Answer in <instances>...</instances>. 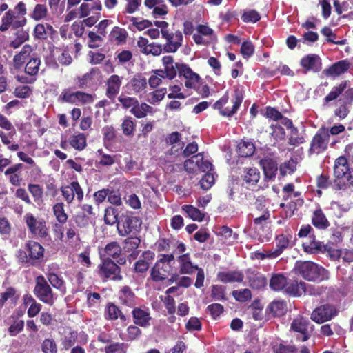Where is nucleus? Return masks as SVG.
I'll return each instance as SVG.
<instances>
[{
    "label": "nucleus",
    "instance_id": "nucleus-21",
    "mask_svg": "<svg viewBox=\"0 0 353 353\" xmlns=\"http://www.w3.org/2000/svg\"><path fill=\"white\" fill-rule=\"evenodd\" d=\"M177 262L179 264V272L181 274H191L194 273L198 265H194L191 260L190 254L185 253L181 254L177 258Z\"/></svg>",
    "mask_w": 353,
    "mask_h": 353
},
{
    "label": "nucleus",
    "instance_id": "nucleus-61",
    "mask_svg": "<svg viewBox=\"0 0 353 353\" xmlns=\"http://www.w3.org/2000/svg\"><path fill=\"white\" fill-rule=\"evenodd\" d=\"M128 345L123 343H112L104 348L105 353H126Z\"/></svg>",
    "mask_w": 353,
    "mask_h": 353
},
{
    "label": "nucleus",
    "instance_id": "nucleus-37",
    "mask_svg": "<svg viewBox=\"0 0 353 353\" xmlns=\"http://www.w3.org/2000/svg\"><path fill=\"white\" fill-rule=\"evenodd\" d=\"M54 32L52 26L48 23H39L34 30V36L39 39H45L48 36H51Z\"/></svg>",
    "mask_w": 353,
    "mask_h": 353
},
{
    "label": "nucleus",
    "instance_id": "nucleus-19",
    "mask_svg": "<svg viewBox=\"0 0 353 353\" xmlns=\"http://www.w3.org/2000/svg\"><path fill=\"white\" fill-rule=\"evenodd\" d=\"M122 77L117 74L111 75L106 81V92L107 97L113 100L120 91L122 84Z\"/></svg>",
    "mask_w": 353,
    "mask_h": 353
},
{
    "label": "nucleus",
    "instance_id": "nucleus-30",
    "mask_svg": "<svg viewBox=\"0 0 353 353\" xmlns=\"http://www.w3.org/2000/svg\"><path fill=\"white\" fill-rule=\"evenodd\" d=\"M312 223L314 226L320 230L327 229L330 226V223L321 208L314 211Z\"/></svg>",
    "mask_w": 353,
    "mask_h": 353
},
{
    "label": "nucleus",
    "instance_id": "nucleus-20",
    "mask_svg": "<svg viewBox=\"0 0 353 353\" xmlns=\"http://www.w3.org/2000/svg\"><path fill=\"white\" fill-rule=\"evenodd\" d=\"M132 315L136 325L143 327L150 325L152 318L148 308L135 307L132 310Z\"/></svg>",
    "mask_w": 353,
    "mask_h": 353
},
{
    "label": "nucleus",
    "instance_id": "nucleus-16",
    "mask_svg": "<svg viewBox=\"0 0 353 353\" xmlns=\"http://www.w3.org/2000/svg\"><path fill=\"white\" fill-rule=\"evenodd\" d=\"M336 315L334 306L323 305L315 309L311 314V319L317 323H323L331 320Z\"/></svg>",
    "mask_w": 353,
    "mask_h": 353
},
{
    "label": "nucleus",
    "instance_id": "nucleus-32",
    "mask_svg": "<svg viewBox=\"0 0 353 353\" xmlns=\"http://www.w3.org/2000/svg\"><path fill=\"white\" fill-rule=\"evenodd\" d=\"M77 332L71 329L64 330L63 336L61 339V345L62 348L68 350L73 346L77 339Z\"/></svg>",
    "mask_w": 353,
    "mask_h": 353
},
{
    "label": "nucleus",
    "instance_id": "nucleus-44",
    "mask_svg": "<svg viewBox=\"0 0 353 353\" xmlns=\"http://www.w3.org/2000/svg\"><path fill=\"white\" fill-rule=\"evenodd\" d=\"M254 145L250 141H241L238 145L239 154L241 157H250L254 154Z\"/></svg>",
    "mask_w": 353,
    "mask_h": 353
},
{
    "label": "nucleus",
    "instance_id": "nucleus-9",
    "mask_svg": "<svg viewBox=\"0 0 353 353\" xmlns=\"http://www.w3.org/2000/svg\"><path fill=\"white\" fill-rule=\"evenodd\" d=\"M141 221L136 216H125L117 223L119 234L125 236L129 234H135L141 227Z\"/></svg>",
    "mask_w": 353,
    "mask_h": 353
},
{
    "label": "nucleus",
    "instance_id": "nucleus-49",
    "mask_svg": "<svg viewBox=\"0 0 353 353\" xmlns=\"http://www.w3.org/2000/svg\"><path fill=\"white\" fill-rule=\"evenodd\" d=\"M347 82L343 81L339 85L332 88L330 93L324 98L325 103L336 99L347 88Z\"/></svg>",
    "mask_w": 353,
    "mask_h": 353
},
{
    "label": "nucleus",
    "instance_id": "nucleus-5",
    "mask_svg": "<svg viewBox=\"0 0 353 353\" xmlns=\"http://www.w3.org/2000/svg\"><path fill=\"white\" fill-rule=\"evenodd\" d=\"M23 220L31 234L37 238H46L48 235V228L46 222L41 217H37L30 212L26 213Z\"/></svg>",
    "mask_w": 353,
    "mask_h": 353
},
{
    "label": "nucleus",
    "instance_id": "nucleus-3",
    "mask_svg": "<svg viewBox=\"0 0 353 353\" xmlns=\"http://www.w3.org/2000/svg\"><path fill=\"white\" fill-rule=\"evenodd\" d=\"M61 103H67L75 105L91 104L94 101V95L81 91H73L63 89L58 99Z\"/></svg>",
    "mask_w": 353,
    "mask_h": 353
},
{
    "label": "nucleus",
    "instance_id": "nucleus-28",
    "mask_svg": "<svg viewBox=\"0 0 353 353\" xmlns=\"http://www.w3.org/2000/svg\"><path fill=\"white\" fill-rule=\"evenodd\" d=\"M350 65L348 61L342 60L332 65L325 71V74L327 76L336 77L346 72Z\"/></svg>",
    "mask_w": 353,
    "mask_h": 353
},
{
    "label": "nucleus",
    "instance_id": "nucleus-48",
    "mask_svg": "<svg viewBox=\"0 0 353 353\" xmlns=\"http://www.w3.org/2000/svg\"><path fill=\"white\" fill-rule=\"evenodd\" d=\"M105 313L107 318L110 320H116L119 317L123 321L126 319L125 315L121 313L119 307L112 303L108 305Z\"/></svg>",
    "mask_w": 353,
    "mask_h": 353
},
{
    "label": "nucleus",
    "instance_id": "nucleus-54",
    "mask_svg": "<svg viewBox=\"0 0 353 353\" xmlns=\"http://www.w3.org/2000/svg\"><path fill=\"white\" fill-rule=\"evenodd\" d=\"M48 13V11L46 5L37 4L31 14V17L35 21H40L46 19Z\"/></svg>",
    "mask_w": 353,
    "mask_h": 353
},
{
    "label": "nucleus",
    "instance_id": "nucleus-64",
    "mask_svg": "<svg viewBox=\"0 0 353 353\" xmlns=\"http://www.w3.org/2000/svg\"><path fill=\"white\" fill-rule=\"evenodd\" d=\"M41 349L43 353H57V347L52 339H46L41 344Z\"/></svg>",
    "mask_w": 353,
    "mask_h": 353
},
{
    "label": "nucleus",
    "instance_id": "nucleus-35",
    "mask_svg": "<svg viewBox=\"0 0 353 353\" xmlns=\"http://www.w3.org/2000/svg\"><path fill=\"white\" fill-rule=\"evenodd\" d=\"M303 204V200L301 198L296 199V201L292 200L287 205L283 203H281L280 207L283 208V210L281 212V216L283 218L291 217L296 210L297 206H301Z\"/></svg>",
    "mask_w": 353,
    "mask_h": 353
},
{
    "label": "nucleus",
    "instance_id": "nucleus-18",
    "mask_svg": "<svg viewBox=\"0 0 353 353\" xmlns=\"http://www.w3.org/2000/svg\"><path fill=\"white\" fill-rule=\"evenodd\" d=\"M165 143L171 146L168 153L170 155L178 156L181 154L184 143L181 141V134L178 132L169 134L165 137Z\"/></svg>",
    "mask_w": 353,
    "mask_h": 353
},
{
    "label": "nucleus",
    "instance_id": "nucleus-58",
    "mask_svg": "<svg viewBox=\"0 0 353 353\" xmlns=\"http://www.w3.org/2000/svg\"><path fill=\"white\" fill-rule=\"evenodd\" d=\"M219 234L224 239L225 243L227 244H232L238 236L236 233H233L232 229L227 226L221 227Z\"/></svg>",
    "mask_w": 353,
    "mask_h": 353
},
{
    "label": "nucleus",
    "instance_id": "nucleus-46",
    "mask_svg": "<svg viewBox=\"0 0 353 353\" xmlns=\"http://www.w3.org/2000/svg\"><path fill=\"white\" fill-rule=\"evenodd\" d=\"M202 160V154L199 153L197 155L192 157L191 159L186 160L184 162V168L189 173H194L198 170V165L200 161Z\"/></svg>",
    "mask_w": 353,
    "mask_h": 353
},
{
    "label": "nucleus",
    "instance_id": "nucleus-27",
    "mask_svg": "<svg viewBox=\"0 0 353 353\" xmlns=\"http://www.w3.org/2000/svg\"><path fill=\"white\" fill-rule=\"evenodd\" d=\"M243 184L248 188L252 187L256 184L260 179V172L255 168H248L245 169L243 175Z\"/></svg>",
    "mask_w": 353,
    "mask_h": 353
},
{
    "label": "nucleus",
    "instance_id": "nucleus-36",
    "mask_svg": "<svg viewBox=\"0 0 353 353\" xmlns=\"http://www.w3.org/2000/svg\"><path fill=\"white\" fill-rule=\"evenodd\" d=\"M68 143L71 147L77 150H83L87 143L86 137L84 134L77 132L72 134L68 139Z\"/></svg>",
    "mask_w": 353,
    "mask_h": 353
},
{
    "label": "nucleus",
    "instance_id": "nucleus-52",
    "mask_svg": "<svg viewBox=\"0 0 353 353\" xmlns=\"http://www.w3.org/2000/svg\"><path fill=\"white\" fill-rule=\"evenodd\" d=\"M53 213L58 222L62 224L66 223L68 215L65 212L63 203H57L53 206Z\"/></svg>",
    "mask_w": 353,
    "mask_h": 353
},
{
    "label": "nucleus",
    "instance_id": "nucleus-42",
    "mask_svg": "<svg viewBox=\"0 0 353 353\" xmlns=\"http://www.w3.org/2000/svg\"><path fill=\"white\" fill-rule=\"evenodd\" d=\"M330 208L336 217H341L343 213L349 211L351 208V203L348 202L332 201Z\"/></svg>",
    "mask_w": 353,
    "mask_h": 353
},
{
    "label": "nucleus",
    "instance_id": "nucleus-24",
    "mask_svg": "<svg viewBox=\"0 0 353 353\" xmlns=\"http://www.w3.org/2000/svg\"><path fill=\"white\" fill-rule=\"evenodd\" d=\"M147 87V81L141 75L134 77L127 84L126 88L130 94H138Z\"/></svg>",
    "mask_w": 353,
    "mask_h": 353
},
{
    "label": "nucleus",
    "instance_id": "nucleus-31",
    "mask_svg": "<svg viewBox=\"0 0 353 353\" xmlns=\"http://www.w3.org/2000/svg\"><path fill=\"white\" fill-rule=\"evenodd\" d=\"M309 286L305 282L298 283L296 281H293L291 283H288L285 289L287 293L294 296H300L303 293H307V289Z\"/></svg>",
    "mask_w": 353,
    "mask_h": 353
},
{
    "label": "nucleus",
    "instance_id": "nucleus-8",
    "mask_svg": "<svg viewBox=\"0 0 353 353\" xmlns=\"http://www.w3.org/2000/svg\"><path fill=\"white\" fill-rule=\"evenodd\" d=\"M98 269L99 275L103 279L114 281H120L122 279L120 268L110 259H103Z\"/></svg>",
    "mask_w": 353,
    "mask_h": 353
},
{
    "label": "nucleus",
    "instance_id": "nucleus-56",
    "mask_svg": "<svg viewBox=\"0 0 353 353\" xmlns=\"http://www.w3.org/2000/svg\"><path fill=\"white\" fill-rule=\"evenodd\" d=\"M165 78L161 69L154 70L148 79V84L152 88H155L162 83V79Z\"/></svg>",
    "mask_w": 353,
    "mask_h": 353
},
{
    "label": "nucleus",
    "instance_id": "nucleus-1",
    "mask_svg": "<svg viewBox=\"0 0 353 353\" xmlns=\"http://www.w3.org/2000/svg\"><path fill=\"white\" fill-rule=\"evenodd\" d=\"M174 256L172 254H161L150 270V277L155 282L163 281L174 269Z\"/></svg>",
    "mask_w": 353,
    "mask_h": 353
},
{
    "label": "nucleus",
    "instance_id": "nucleus-17",
    "mask_svg": "<svg viewBox=\"0 0 353 353\" xmlns=\"http://www.w3.org/2000/svg\"><path fill=\"white\" fill-rule=\"evenodd\" d=\"M180 69L179 77L185 79V86L188 89H196L201 80L200 76L186 64L181 65Z\"/></svg>",
    "mask_w": 353,
    "mask_h": 353
},
{
    "label": "nucleus",
    "instance_id": "nucleus-63",
    "mask_svg": "<svg viewBox=\"0 0 353 353\" xmlns=\"http://www.w3.org/2000/svg\"><path fill=\"white\" fill-rule=\"evenodd\" d=\"M284 199L285 200L290 199V201H296V199L300 198L301 193L297 191H294V185L292 183H288L285 185L283 188Z\"/></svg>",
    "mask_w": 353,
    "mask_h": 353
},
{
    "label": "nucleus",
    "instance_id": "nucleus-14",
    "mask_svg": "<svg viewBox=\"0 0 353 353\" xmlns=\"http://www.w3.org/2000/svg\"><path fill=\"white\" fill-rule=\"evenodd\" d=\"M161 62L163 69L161 70L165 77L168 80L174 79L176 77L177 73H180L181 66L185 64L175 62L173 57L170 55L163 57Z\"/></svg>",
    "mask_w": 353,
    "mask_h": 353
},
{
    "label": "nucleus",
    "instance_id": "nucleus-12",
    "mask_svg": "<svg viewBox=\"0 0 353 353\" xmlns=\"http://www.w3.org/2000/svg\"><path fill=\"white\" fill-rule=\"evenodd\" d=\"M291 330L295 332L300 334V336H297L301 341H307L312 331V325L310 321L302 316L295 318L291 323Z\"/></svg>",
    "mask_w": 353,
    "mask_h": 353
},
{
    "label": "nucleus",
    "instance_id": "nucleus-26",
    "mask_svg": "<svg viewBox=\"0 0 353 353\" xmlns=\"http://www.w3.org/2000/svg\"><path fill=\"white\" fill-rule=\"evenodd\" d=\"M26 249L28 251L30 259L39 260L43 256L44 248L37 242L28 241L26 243Z\"/></svg>",
    "mask_w": 353,
    "mask_h": 353
},
{
    "label": "nucleus",
    "instance_id": "nucleus-39",
    "mask_svg": "<svg viewBox=\"0 0 353 353\" xmlns=\"http://www.w3.org/2000/svg\"><path fill=\"white\" fill-rule=\"evenodd\" d=\"M134 294L128 286L123 287L119 292L120 301L127 305L132 307L134 305Z\"/></svg>",
    "mask_w": 353,
    "mask_h": 353
},
{
    "label": "nucleus",
    "instance_id": "nucleus-2",
    "mask_svg": "<svg viewBox=\"0 0 353 353\" xmlns=\"http://www.w3.org/2000/svg\"><path fill=\"white\" fill-rule=\"evenodd\" d=\"M295 269L301 276L308 281H323L329 279V272L327 270L310 261L297 263Z\"/></svg>",
    "mask_w": 353,
    "mask_h": 353
},
{
    "label": "nucleus",
    "instance_id": "nucleus-29",
    "mask_svg": "<svg viewBox=\"0 0 353 353\" xmlns=\"http://www.w3.org/2000/svg\"><path fill=\"white\" fill-rule=\"evenodd\" d=\"M217 278L223 283L241 282L243 275L239 271H223L218 273Z\"/></svg>",
    "mask_w": 353,
    "mask_h": 353
},
{
    "label": "nucleus",
    "instance_id": "nucleus-22",
    "mask_svg": "<svg viewBox=\"0 0 353 353\" xmlns=\"http://www.w3.org/2000/svg\"><path fill=\"white\" fill-rule=\"evenodd\" d=\"M247 277L250 287L254 289H261L265 287L267 284V279L265 276L258 272L248 270Z\"/></svg>",
    "mask_w": 353,
    "mask_h": 353
},
{
    "label": "nucleus",
    "instance_id": "nucleus-4",
    "mask_svg": "<svg viewBox=\"0 0 353 353\" xmlns=\"http://www.w3.org/2000/svg\"><path fill=\"white\" fill-rule=\"evenodd\" d=\"M334 173L339 186L353 185V169L349 168L345 157L341 156L336 159Z\"/></svg>",
    "mask_w": 353,
    "mask_h": 353
},
{
    "label": "nucleus",
    "instance_id": "nucleus-47",
    "mask_svg": "<svg viewBox=\"0 0 353 353\" xmlns=\"http://www.w3.org/2000/svg\"><path fill=\"white\" fill-rule=\"evenodd\" d=\"M41 61L38 57H31L25 67V72L29 75L34 76L38 74Z\"/></svg>",
    "mask_w": 353,
    "mask_h": 353
},
{
    "label": "nucleus",
    "instance_id": "nucleus-7",
    "mask_svg": "<svg viewBox=\"0 0 353 353\" xmlns=\"http://www.w3.org/2000/svg\"><path fill=\"white\" fill-rule=\"evenodd\" d=\"M34 293L41 301L50 305H52L56 299L50 286L42 276H38L36 279Z\"/></svg>",
    "mask_w": 353,
    "mask_h": 353
},
{
    "label": "nucleus",
    "instance_id": "nucleus-51",
    "mask_svg": "<svg viewBox=\"0 0 353 353\" xmlns=\"http://www.w3.org/2000/svg\"><path fill=\"white\" fill-rule=\"evenodd\" d=\"M127 35L128 34L125 29L115 26L112 30L110 37L111 40L116 41L117 43H121L125 41Z\"/></svg>",
    "mask_w": 353,
    "mask_h": 353
},
{
    "label": "nucleus",
    "instance_id": "nucleus-59",
    "mask_svg": "<svg viewBox=\"0 0 353 353\" xmlns=\"http://www.w3.org/2000/svg\"><path fill=\"white\" fill-rule=\"evenodd\" d=\"M269 309L274 316H281L285 314L287 308L286 303L283 301H273L270 305Z\"/></svg>",
    "mask_w": 353,
    "mask_h": 353
},
{
    "label": "nucleus",
    "instance_id": "nucleus-33",
    "mask_svg": "<svg viewBox=\"0 0 353 353\" xmlns=\"http://www.w3.org/2000/svg\"><path fill=\"white\" fill-rule=\"evenodd\" d=\"M93 10L101 11V3L97 1L96 3H92V4L86 2L81 3L79 8L77 9L79 13V18L81 19L89 16L91 11Z\"/></svg>",
    "mask_w": 353,
    "mask_h": 353
},
{
    "label": "nucleus",
    "instance_id": "nucleus-34",
    "mask_svg": "<svg viewBox=\"0 0 353 353\" xmlns=\"http://www.w3.org/2000/svg\"><path fill=\"white\" fill-rule=\"evenodd\" d=\"M289 245V239L284 234L277 236L276 239V248L271 249V256L278 257Z\"/></svg>",
    "mask_w": 353,
    "mask_h": 353
},
{
    "label": "nucleus",
    "instance_id": "nucleus-50",
    "mask_svg": "<svg viewBox=\"0 0 353 353\" xmlns=\"http://www.w3.org/2000/svg\"><path fill=\"white\" fill-rule=\"evenodd\" d=\"M183 210L187 215L194 221H203L204 214L195 207L190 205H185L182 207Z\"/></svg>",
    "mask_w": 353,
    "mask_h": 353
},
{
    "label": "nucleus",
    "instance_id": "nucleus-25",
    "mask_svg": "<svg viewBox=\"0 0 353 353\" xmlns=\"http://www.w3.org/2000/svg\"><path fill=\"white\" fill-rule=\"evenodd\" d=\"M33 49L30 45H25L21 50L14 56L13 66L16 69H19L23 66L26 60L30 56Z\"/></svg>",
    "mask_w": 353,
    "mask_h": 353
},
{
    "label": "nucleus",
    "instance_id": "nucleus-11",
    "mask_svg": "<svg viewBox=\"0 0 353 353\" xmlns=\"http://www.w3.org/2000/svg\"><path fill=\"white\" fill-rule=\"evenodd\" d=\"M62 196L68 203L77 200L81 203L83 199V192L77 181H72L68 185H63L61 188Z\"/></svg>",
    "mask_w": 353,
    "mask_h": 353
},
{
    "label": "nucleus",
    "instance_id": "nucleus-45",
    "mask_svg": "<svg viewBox=\"0 0 353 353\" xmlns=\"http://www.w3.org/2000/svg\"><path fill=\"white\" fill-rule=\"evenodd\" d=\"M270 218V212L268 210L263 211L261 216L254 219L253 225L254 230H256L258 233H259L260 230H263L265 227L268 226V220Z\"/></svg>",
    "mask_w": 353,
    "mask_h": 353
},
{
    "label": "nucleus",
    "instance_id": "nucleus-41",
    "mask_svg": "<svg viewBox=\"0 0 353 353\" xmlns=\"http://www.w3.org/2000/svg\"><path fill=\"white\" fill-rule=\"evenodd\" d=\"M153 108L145 103H139V101L136 105L131 109L130 112L137 118L141 119L145 117L148 113H152Z\"/></svg>",
    "mask_w": 353,
    "mask_h": 353
},
{
    "label": "nucleus",
    "instance_id": "nucleus-15",
    "mask_svg": "<svg viewBox=\"0 0 353 353\" xmlns=\"http://www.w3.org/2000/svg\"><path fill=\"white\" fill-rule=\"evenodd\" d=\"M162 37L166 40L163 48L166 52H175L182 45L183 34L179 30L175 32H164Z\"/></svg>",
    "mask_w": 353,
    "mask_h": 353
},
{
    "label": "nucleus",
    "instance_id": "nucleus-43",
    "mask_svg": "<svg viewBox=\"0 0 353 353\" xmlns=\"http://www.w3.org/2000/svg\"><path fill=\"white\" fill-rule=\"evenodd\" d=\"M170 93L168 94L169 99H185L190 95L188 92H182L181 84H171L169 85Z\"/></svg>",
    "mask_w": 353,
    "mask_h": 353
},
{
    "label": "nucleus",
    "instance_id": "nucleus-60",
    "mask_svg": "<svg viewBox=\"0 0 353 353\" xmlns=\"http://www.w3.org/2000/svg\"><path fill=\"white\" fill-rule=\"evenodd\" d=\"M303 249L309 253H315L322 248V243L320 241L313 239H308L303 243Z\"/></svg>",
    "mask_w": 353,
    "mask_h": 353
},
{
    "label": "nucleus",
    "instance_id": "nucleus-40",
    "mask_svg": "<svg viewBox=\"0 0 353 353\" xmlns=\"http://www.w3.org/2000/svg\"><path fill=\"white\" fill-rule=\"evenodd\" d=\"M288 284L287 278L281 274H274L270 281V287L275 291L284 289Z\"/></svg>",
    "mask_w": 353,
    "mask_h": 353
},
{
    "label": "nucleus",
    "instance_id": "nucleus-6",
    "mask_svg": "<svg viewBox=\"0 0 353 353\" xmlns=\"http://www.w3.org/2000/svg\"><path fill=\"white\" fill-rule=\"evenodd\" d=\"M228 96L225 95L214 105V108L218 109L220 114L224 117H232L236 112L243 101V97L241 92L236 91L230 102L232 103L231 108H229V106L224 107L228 103Z\"/></svg>",
    "mask_w": 353,
    "mask_h": 353
},
{
    "label": "nucleus",
    "instance_id": "nucleus-10",
    "mask_svg": "<svg viewBox=\"0 0 353 353\" xmlns=\"http://www.w3.org/2000/svg\"><path fill=\"white\" fill-rule=\"evenodd\" d=\"M329 142V131L327 128H321L314 136L311 143L310 152L319 154L327 149Z\"/></svg>",
    "mask_w": 353,
    "mask_h": 353
},
{
    "label": "nucleus",
    "instance_id": "nucleus-55",
    "mask_svg": "<svg viewBox=\"0 0 353 353\" xmlns=\"http://www.w3.org/2000/svg\"><path fill=\"white\" fill-rule=\"evenodd\" d=\"M166 92V88L156 90L148 95L147 101L151 104L156 105L163 99Z\"/></svg>",
    "mask_w": 353,
    "mask_h": 353
},
{
    "label": "nucleus",
    "instance_id": "nucleus-13",
    "mask_svg": "<svg viewBox=\"0 0 353 353\" xmlns=\"http://www.w3.org/2000/svg\"><path fill=\"white\" fill-rule=\"evenodd\" d=\"M99 254L100 257L103 259L112 258L116 259L119 264L125 263V259L122 256V249L116 241L108 243L103 250H100Z\"/></svg>",
    "mask_w": 353,
    "mask_h": 353
},
{
    "label": "nucleus",
    "instance_id": "nucleus-23",
    "mask_svg": "<svg viewBox=\"0 0 353 353\" xmlns=\"http://www.w3.org/2000/svg\"><path fill=\"white\" fill-rule=\"evenodd\" d=\"M301 63L306 70H312L316 72L321 69V60L316 54H309L304 57L301 59Z\"/></svg>",
    "mask_w": 353,
    "mask_h": 353
},
{
    "label": "nucleus",
    "instance_id": "nucleus-57",
    "mask_svg": "<svg viewBox=\"0 0 353 353\" xmlns=\"http://www.w3.org/2000/svg\"><path fill=\"white\" fill-rule=\"evenodd\" d=\"M19 295L13 288H8L4 292L0 293V308L3 307L6 301L10 300L14 301Z\"/></svg>",
    "mask_w": 353,
    "mask_h": 353
},
{
    "label": "nucleus",
    "instance_id": "nucleus-62",
    "mask_svg": "<svg viewBox=\"0 0 353 353\" xmlns=\"http://www.w3.org/2000/svg\"><path fill=\"white\" fill-rule=\"evenodd\" d=\"M270 134L276 141H279L285 139V132L284 129L278 124H271Z\"/></svg>",
    "mask_w": 353,
    "mask_h": 353
},
{
    "label": "nucleus",
    "instance_id": "nucleus-53",
    "mask_svg": "<svg viewBox=\"0 0 353 353\" xmlns=\"http://www.w3.org/2000/svg\"><path fill=\"white\" fill-rule=\"evenodd\" d=\"M98 72V70L92 68L90 72L84 74L82 77H77V83L79 88H82L87 86L93 80L94 76Z\"/></svg>",
    "mask_w": 353,
    "mask_h": 353
},
{
    "label": "nucleus",
    "instance_id": "nucleus-38",
    "mask_svg": "<svg viewBox=\"0 0 353 353\" xmlns=\"http://www.w3.org/2000/svg\"><path fill=\"white\" fill-rule=\"evenodd\" d=\"M261 163L263 166L265 177L269 180L272 179L276 176L277 172L276 163L272 159L262 160Z\"/></svg>",
    "mask_w": 353,
    "mask_h": 353
}]
</instances>
